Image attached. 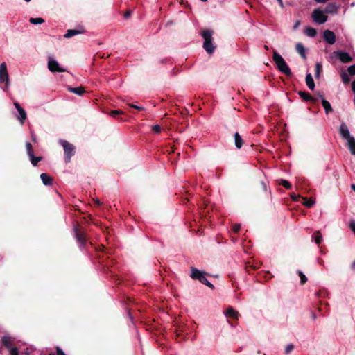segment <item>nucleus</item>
I'll use <instances>...</instances> for the list:
<instances>
[{
	"mask_svg": "<svg viewBox=\"0 0 355 355\" xmlns=\"http://www.w3.org/2000/svg\"><path fill=\"white\" fill-rule=\"evenodd\" d=\"M313 20L319 24H324L327 21V16L324 12L320 9H315L311 15Z\"/></svg>",
	"mask_w": 355,
	"mask_h": 355,
	"instance_id": "nucleus-5",
	"label": "nucleus"
},
{
	"mask_svg": "<svg viewBox=\"0 0 355 355\" xmlns=\"http://www.w3.org/2000/svg\"><path fill=\"white\" fill-rule=\"evenodd\" d=\"M294 348V345L293 344H288L286 345L285 349L286 354H289L292 352Z\"/></svg>",
	"mask_w": 355,
	"mask_h": 355,
	"instance_id": "nucleus-36",
	"label": "nucleus"
},
{
	"mask_svg": "<svg viewBox=\"0 0 355 355\" xmlns=\"http://www.w3.org/2000/svg\"><path fill=\"white\" fill-rule=\"evenodd\" d=\"M303 205L308 207H311V206H313L315 203V201L312 199H307L306 198H303Z\"/></svg>",
	"mask_w": 355,
	"mask_h": 355,
	"instance_id": "nucleus-28",
	"label": "nucleus"
},
{
	"mask_svg": "<svg viewBox=\"0 0 355 355\" xmlns=\"http://www.w3.org/2000/svg\"><path fill=\"white\" fill-rule=\"evenodd\" d=\"M225 315L227 318H234V319L237 320L239 316V313L238 311L234 310L232 307H229L226 310Z\"/></svg>",
	"mask_w": 355,
	"mask_h": 355,
	"instance_id": "nucleus-13",
	"label": "nucleus"
},
{
	"mask_svg": "<svg viewBox=\"0 0 355 355\" xmlns=\"http://www.w3.org/2000/svg\"><path fill=\"white\" fill-rule=\"evenodd\" d=\"M305 34L310 37H314L316 35L317 32L313 28H307L305 31Z\"/></svg>",
	"mask_w": 355,
	"mask_h": 355,
	"instance_id": "nucleus-26",
	"label": "nucleus"
},
{
	"mask_svg": "<svg viewBox=\"0 0 355 355\" xmlns=\"http://www.w3.org/2000/svg\"><path fill=\"white\" fill-rule=\"evenodd\" d=\"M272 59L275 64L277 65L278 70L281 73L285 74L286 76H291L292 73L289 67L288 66L282 56L280 54H279L276 51H273Z\"/></svg>",
	"mask_w": 355,
	"mask_h": 355,
	"instance_id": "nucleus-1",
	"label": "nucleus"
},
{
	"mask_svg": "<svg viewBox=\"0 0 355 355\" xmlns=\"http://www.w3.org/2000/svg\"><path fill=\"white\" fill-rule=\"evenodd\" d=\"M339 6L335 3H329L327 5L324 12L327 14H337Z\"/></svg>",
	"mask_w": 355,
	"mask_h": 355,
	"instance_id": "nucleus-11",
	"label": "nucleus"
},
{
	"mask_svg": "<svg viewBox=\"0 0 355 355\" xmlns=\"http://www.w3.org/2000/svg\"><path fill=\"white\" fill-rule=\"evenodd\" d=\"M299 276L300 277V282L302 284H305V282L307 281V279L306 276L301 272H298Z\"/></svg>",
	"mask_w": 355,
	"mask_h": 355,
	"instance_id": "nucleus-35",
	"label": "nucleus"
},
{
	"mask_svg": "<svg viewBox=\"0 0 355 355\" xmlns=\"http://www.w3.org/2000/svg\"><path fill=\"white\" fill-rule=\"evenodd\" d=\"M347 146L352 155H355V139L354 137L347 140Z\"/></svg>",
	"mask_w": 355,
	"mask_h": 355,
	"instance_id": "nucleus-20",
	"label": "nucleus"
},
{
	"mask_svg": "<svg viewBox=\"0 0 355 355\" xmlns=\"http://www.w3.org/2000/svg\"><path fill=\"white\" fill-rule=\"evenodd\" d=\"M291 198L294 200H297V196H295V194H291Z\"/></svg>",
	"mask_w": 355,
	"mask_h": 355,
	"instance_id": "nucleus-47",
	"label": "nucleus"
},
{
	"mask_svg": "<svg viewBox=\"0 0 355 355\" xmlns=\"http://www.w3.org/2000/svg\"><path fill=\"white\" fill-rule=\"evenodd\" d=\"M336 53L337 57L339 60L344 63L349 62L352 60V58L349 55L348 53L343 52V51H337L335 52Z\"/></svg>",
	"mask_w": 355,
	"mask_h": 355,
	"instance_id": "nucleus-12",
	"label": "nucleus"
},
{
	"mask_svg": "<svg viewBox=\"0 0 355 355\" xmlns=\"http://www.w3.org/2000/svg\"><path fill=\"white\" fill-rule=\"evenodd\" d=\"M14 105L15 108L17 110L19 116H18V119L19 120L20 123L23 124L26 119V112L25 110L20 106V105L15 102L14 103Z\"/></svg>",
	"mask_w": 355,
	"mask_h": 355,
	"instance_id": "nucleus-9",
	"label": "nucleus"
},
{
	"mask_svg": "<svg viewBox=\"0 0 355 355\" xmlns=\"http://www.w3.org/2000/svg\"><path fill=\"white\" fill-rule=\"evenodd\" d=\"M29 21L32 24H42L44 20L41 17H37V18H30Z\"/></svg>",
	"mask_w": 355,
	"mask_h": 355,
	"instance_id": "nucleus-27",
	"label": "nucleus"
},
{
	"mask_svg": "<svg viewBox=\"0 0 355 355\" xmlns=\"http://www.w3.org/2000/svg\"><path fill=\"white\" fill-rule=\"evenodd\" d=\"M264 47H265L266 49H268V46L266 45Z\"/></svg>",
	"mask_w": 355,
	"mask_h": 355,
	"instance_id": "nucleus-52",
	"label": "nucleus"
},
{
	"mask_svg": "<svg viewBox=\"0 0 355 355\" xmlns=\"http://www.w3.org/2000/svg\"><path fill=\"white\" fill-rule=\"evenodd\" d=\"M48 68L51 71L63 72L65 69L60 67L58 62L53 58H49L48 62Z\"/></svg>",
	"mask_w": 355,
	"mask_h": 355,
	"instance_id": "nucleus-7",
	"label": "nucleus"
},
{
	"mask_svg": "<svg viewBox=\"0 0 355 355\" xmlns=\"http://www.w3.org/2000/svg\"><path fill=\"white\" fill-rule=\"evenodd\" d=\"M0 83H5L6 86L9 85V76L6 62L0 64Z\"/></svg>",
	"mask_w": 355,
	"mask_h": 355,
	"instance_id": "nucleus-6",
	"label": "nucleus"
},
{
	"mask_svg": "<svg viewBox=\"0 0 355 355\" xmlns=\"http://www.w3.org/2000/svg\"><path fill=\"white\" fill-rule=\"evenodd\" d=\"M298 94L301 98H302L305 101H315V99L313 98L308 92L300 91Z\"/></svg>",
	"mask_w": 355,
	"mask_h": 355,
	"instance_id": "nucleus-16",
	"label": "nucleus"
},
{
	"mask_svg": "<svg viewBox=\"0 0 355 355\" xmlns=\"http://www.w3.org/2000/svg\"><path fill=\"white\" fill-rule=\"evenodd\" d=\"M322 71V65L320 63H316L315 64V77L318 78L320 76V72Z\"/></svg>",
	"mask_w": 355,
	"mask_h": 355,
	"instance_id": "nucleus-31",
	"label": "nucleus"
},
{
	"mask_svg": "<svg viewBox=\"0 0 355 355\" xmlns=\"http://www.w3.org/2000/svg\"><path fill=\"white\" fill-rule=\"evenodd\" d=\"M317 3H325L327 0H315Z\"/></svg>",
	"mask_w": 355,
	"mask_h": 355,
	"instance_id": "nucleus-48",
	"label": "nucleus"
},
{
	"mask_svg": "<svg viewBox=\"0 0 355 355\" xmlns=\"http://www.w3.org/2000/svg\"><path fill=\"white\" fill-rule=\"evenodd\" d=\"M83 33V31H78V30H72V29H69V30H67V33L64 34V37L65 38H69V37H71L74 35H76L78 34H80V33Z\"/></svg>",
	"mask_w": 355,
	"mask_h": 355,
	"instance_id": "nucleus-22",
	"label": "nucleus"
},
{
	"mask_svg": "<svg viewBox=\"0 0 355 355\" xmlns=\"http://www.w3.org/2000/svg\"><path fill=\"white\" fill-rule=\"evenodd\" d=\"M300 25V21L299 20L296 21L293 26V28L297 29Z\"/></svg>",
	"mask_w": 355,
	"mask_h": 355,
	"instance_id": "nucleus-44",
	"label": "nucleus"
},
{
	"mask_svg": "<svg viewBox=\"0 0 355 355\" xmlns=\"http://www.w3.org/2000/svg\"><path fill=\"white\" fill-rule=\"evenodd\" d=\"M340 134L346 141L352 137L347 126L345 123H343L340 127Z\"/></svg>",
	"mask_w": 355,
	"mask_h": 355,
	"instance_id": "nucleus-10",
	"label": "nucleus"
},
{
	"mask_svg": "<svg viewBox=\"0 0 355 355\" xmlns=\"http://www.w3.org/2000/svg\"><path fill=\"white\" fill-rule=\"evenodd\" d=\"M241 228V225L239 224H236L233 226L232 227V230L234 232H238L239 231Z\"/></svg>",
	"mask_w": 355,
	"mask_h": 355,
	"instance_id": "nucleus-40",
	"label": "nucleus"
},
{
	"mask_svg": "<svg viewBox=\"0 0 355 355\" xmlns=\"http://www.w3.org/2000/svg\"><path fill=\"white\" fill-rule=\"evenodd\" d=\"M57 355H65L64 352L60 348H56Z\"/></svg>",
	"mask_w": 355,
	"mask_h": 355,
	"instance_id": "nucleus-42",
	"label": "nucleus"
},
{
	"mask_svg": "<svg viewBox=\"0 0 355 355\" xmlns=\"http://www.w3.org/2000/svg\"><path fill=\"white\" fill-rule=\"evenodd\" d=\"M40 178L44 185H51L52 184V178L46 173H42Z\"/></svg>",
	"mask_w": 355,
	"mask_h": 355,
	"instance_id": "nucleus-17",
	"label": "nucleus"
},
{
	"mask_svg": "<svg viewBox=\"0 0 355 355\" xmlns=\"http://www.w3.org/2000/svg\"><path fill=\"white\" fill-rule=\"evenodd\" d=\"M69 91H70L76 94L80 95V96L83 94L85 92L84 88L81 87H69Z\"/></svg>",
	"mask_w": 355,
	"mask_h": 355,
	"instance_id": "nucleus-24",
	"label": "nucleus"
},
{
	"mask_svg": "<svg viewBox=\"0 0 355 355\" xmlns=\"http://www.w3.org/2000/svg\"><path fill=\"white\" fill-rule=\"evenodd\" d=\"M349 228L355 234V220H351L349 221Z\"/></svg>",
	"mask_w": 355,
	"mask_h": 355,
	"instance_id": "nucleus-39",
	"label": "nucleus"
},
{
	"mask_svg": "<svg viewBox=\"0 0 355 355\" xmlns=\"http://www.w3.org/2000/svg\"><path fill=\"white\" fill-rule=\"evenodd\" d=\"M33 166H37V163L42 159L41 157H35L34 154L33 156H28Z\"/></svg>",
	"mask_w": 355,
	"mask_h": 355,
	"instance_id": "nucleus-29",
	"label": "nucleus"
},
{
	"mask_svg": "<svg viewBox=\"0 0 355 355\" xmlns=\"http://www.w3.org/2000/svg\"><path fill=\"white\" fill-rule=\"evenodd\" d=\"M243 139L238 132L234 134V144L237 148H241L243 146Z\"/></svg>",
	"mask_w": 355,
	"mask_h": 355,
	"instance_id": "nucleus-19",
	"label": "nucleus"
},
{
	"mask_svg": "<svg viewBox=\"0 0 355 355\" xmlns=\"http://www.w3.org/2000/svg\"><path fill=\"white\" fill-rule=\"evenodd\" d=\"M201 35L204 39V49L208 53L211 54L216 48L212 44L213 31L210 30L204 31Z\"/></svg>",
	"mask_w": 355,
	"mask_h": 355,
	"instance_id": "nucleus-2",
	"label": "nucleus"
},
{
	"mask_svg": "<svg viewBox=\"0 0 355 355\" xmlns=\"http://www.w3.org/2000/svg\"><path fill=\"white\" fill-rule=\"evenodd\" d=\"M295 49L297 53L302 56V58L304 59L306 58V50L302 43H297L295 45Z\"/></svg>",
	"mask_w": 355,
	"mask_h": 355,
	"instance_id": "nucleus-14",
	"label": "nucleus"
},
{
	"mask_svg": "<svg viewBox=\"0 0 355 355\" xmlns=\"http://www.w3.org/2000/svg\"><path fill=\"white\" fill-rule=\"evenodd\" d=\"M59 142L64 148L65 162L67 163L70 162L71 158L75 153L74 146L72 144L68 142L67 141L63 139L60 140Z\"/></svg>",
	"mask_w": 355,
	"mask_h": 355,
	"instance_id": "nucleus-4",
	"label": "nucleus"
},
{
	"mask_svg": "<svg viewBox=\"0 0 355 355\" xmlns=\"http://www.w3.org/2000/svg\"><path fill=\"white\" fill-rule=\"evenodd\" d=\"M280 184L287 189H289L291 188V184H290V182L288 180H281Z\"/></svg>",
	"mask_w": 355,
	"mask_h": 355,
	"instance_id": "nucleus-33",
	"label": "nucleus"
},
{
	"mask_svg": "<svg viewBox=\"0 0 355 355\" xmlns=\"http://www.w3.org/2000/svg\"><path fill=\"white\" fill-rule=\"evenodd\" d=\"M352 268V269H355V260L353 261V263H352V266H351Z\"/></svg>",
	"mask_w": 355,
	"mask_h": 355,
	"instance_id": "nucleus-50",
	"label": "nucleus"
},
{
	"mask_svg": "<svg viewBox=\"0 0 355 355\" xmlns=\"http://www.w3.org/2000/svg\"><path fill=\"white\" fill-rule=\"evenodd\" d=\"M313 237L315 239V243L318 245L322 241V236L319 231L315 232L313 233Z\"/></svg>",
	"mask_w": 355,
	"mask_h": 355,
	"instance_id": "nucleus-25",
	"label": "nucleus"
},
{
	"mask_svg": "<svg viewBox=\"0 0 355 355\" xmlns=\"http://www.w3.org/2000/svg\"><path fill=\"white\" fill-rule=\"evenodd\" d=\"M277 1H278V3H279V4L282 7H283L284 4H283V1H282V0H277Z\"/></svg>",
	"mask_w": 355,
	"mask_h": 355,
	"instance_id": "nucleus-49",
	"label": "nucleus"
},
{
	"mask_svg": "<svg viewBox=\"0 0 355 355\" xmlns=\"http://www.w3.org/2000/svg\"><path fill=\"white\" fill-rule=\"evenodd\" d=\"M123 112L120 110H112L110 112V115L114 118H116L119 114H122Z\"/></svg>",
	"mask_w": 355,
	"mask_h": 355,
	"instance_id": "nucleus-32",
	"label": "nucleus"
},
{
	"mask_svg": "<svg viewBox=\"0 0 355 355\" xmlns=\"http://www.w3.org/2000/svg\"><path fill=\"white\" fill-rule=\"evenodd\" d=\"M49 355H53V354H50Z\"/></svg>",
	"mask_w": 355,
	"mask_h": 355,
	"instance_id": "nucleus-54",
	"label": "nucleus"
},
{
	"mask_svg": "<svg viewBox=\"0 0 355 355\" xmlns=\"http://www.w3.org/2000/svg\"><path fill=\"white\" fill-rule=\"evenodd\" d=\"M10 355H19L18 351L16 348H10Z\"/></svg>",
	"mask_w": 355,
	"mask_h": 355,
	"instance_id": "nucleus-41",
	"label": "nucleus"
},
{
	"mask_svg": "<svg viewBox=\"0 0 355 355\" xmlns=\"http://www.w3.org/2000/svg\"><path fill=\"white\" fill-rule=\"evenodd\" d=\"M191 277L194 279H198L202 284L207 285L211 289H214V285L210 283L205 277V273L195 268H191Z\"/></svg>",
	"mask_w": 355,
	"mask_h": 355,
	"instance_id": "nucleus-3",
	"label": "nucleus"
},
{
	"mask_svg": "<svg viewBox=\"0 0 355 355\" xmlns=\"http://www.w3.org/2000/svg\"><path fill=\"white\" fill-rule=\"evenodd\" d=\"M351 187L355 191V184H352Z\"/></svg>",
	"mask_w": 355,
	"mask_h": 355,
	"instance_id": "nucleus-51",
	"label": "nucleus"
},
{
	"mask_svg": "<svg viewBox=\"0 0 355 355\" xmlns=\"http://www.w3.org/2000/svg\"><path fill=\"white\" fill-rule=\"evenodd\" d=\"M152 130L155 133H159L161 132V127L159 125H154L152 126Z\"/></svg>",
	"mask_w": 355,
	"mask_h": 355,
	"instance_id": "nucleus-38",
	"label": "nucleus"
},
{
	"mask_svg": "<svg viewBox=\"0 0 355 355\" xmlns=\"http://www.w3.org/2000/svg\"><path fill=\"white\" fill-rule=\"evenodd\" d=\"M320 98H322V105L325 110V112L327 114H328L329 112L332 111L331 106L329 102L323 98L322 96H320Z\"/></svg>",
	"mask_w": 355,
	"mask_h": 355,
	"instance_id": "nucleus-18",
	"label": "nucleus"
},
{
	"mask_svg": "<svg viewBox=\"0 0 355 355\" xmlns=\"http://www.w3.org/2000/svg\"><path fill=\"white\" fill-rule=\"evenodd\" d=\"M75 233L78 242L80 243L81 245H83L86 241L84 234L78 232L76 228L75 229Z\"/></svg>",
	"mask_w": 355,
	"mask_h": 355,
	"instance_id": "nucleus-21",
	"label": "nucleus"
},
{
	"mask_svg": "<svg viewBox=\"0 0 355 355\" xmlns=\"http://www.w3.org/2000/svg\"><path fill=\"white\" fill-rule=\"evenodd\" d=\"M26 2H29L31 1V0H24Z\"/></svg>",
	"mask_w": 355,
	"mask_h": 355,
	"instance_id": "nucleus-53",
	"label": "nucleus"
},
{
	"mask_svg": "<svg viewBox=\"0 0 355 355\" xmlns=\"http://www.w3.org/2000/svg\"><path fill=\"white\" fill-rule=\"evenodd\" d=\"M12 339L10 336H3L2 338L3 345L8 349L12 348Z\"/></svg>",
	"mask_w": 355,
	"mask_h": 355,
	"instance_id": "nucleus-23",
	"label": "nucleus"
},
{
	"mask_svg": "<svg viewBox=\"0 0 355 355\" xmlns=\"http://www.w3.org/2000/svg\"><path fill=\"white\" fill-rule=\"evenodd\" d=\"M323 38L329 44H333L336 42V35L334 33L329 30L324 31Z\"/></svg>",
	"mask_w": 355,
	"mask_h": 355,
	"instance_id": "nucleus-8",
	"label": "nucleus"
},
{
	"mask_svg": "<svg viewBox=\"0 0 355 355\" xmlns=\"http://www.w3.org/2000/svg\"><path fill=\"white\" fill-rule=\"evenodd\" d=\"M132 14V12L130 10L126 11V12L124 14V17L128 18Z\"/></svg>",
	"mask_w": 355,
	"mask_h": 355,
	"instance_id": "nucleus-45",
	"label": "nucleus"
},
{
	"mask_svg": "<svg viewBox=\"0 0 355 355\" xmlns=\"http://www.w3.org/2000/svg\"><path fill=\"white\" fill-rule=\"evenodd\" d=\"M306 84L307 87L313 90L315 88V83L313 77L311 73H308L306 76Z\"/></svg>",
	"mask_w": 355,
	"mask_h": 355,
	"instance_id": "nucleus-15",
	"label": "nucleus"
},
{
	"mask_svg": "<svg viewBox=\"0 0 355 355\" xmlns=\"http://www.w3.org/2000/svg\"><path fill=\"white\" fill-rule=\"evenodd\" d=\"M347 71L351 76L355 75V64L349 67Z\"/></svg>",
	"mask_w": 355,
	"mask_h": 355,
	"instance_id": "nucleus-37",
	"label": "nucleus"
},
{
	"mask_svg": "<svg viewBox=\"0 0 355 355\" xmlns=\"http://www.w3.org/2000/svg\"><path fill=\"white\" fill-rule=\"evenodd\" d=\"M26 151H27L28 155V156H33V150L32 145H31V143L27 142L26 144Z\"/></svg>",
	"mask_w": 355,
	"mask_h": 355,
	"instance_id": "nucleus-30",
	"label": "nucleus"
},
{
	"mask_svg": "<svg viewBox=\"0 0 355 355\" xmlns=\"http://www.w3.org/2000/svg\"><path fill=\"white\" fill-rule=\"evenodd\" d=\"M342 76V80L343 81L344 83H348L349 81V76L347 73L345 72H343L341 75Z\"/></svg>",
	"mask_w": 355,
	"mask_h": 355,
	"instance_id": "nucleus-34",
	"label": "nucleus"
},
{
	"mask_svg": "<svg viewBox=\"0 0 355 355\" xmlns=\"http://www.w3.org/2000/svg\"><path fill=\"white\" fill-rule=\"evenodd\" d=\"M130 107L137 109L139 110H142L144 108L142 107H139L133 104L130 105Z\"/></svg>",
	"mask_w": 355,
	"mask_h": 355,
	"instance_id": "nucleus-43",
	"label": "nucleus"
},
{
	"mask_svg": "<svg viewBox=\"0 0 355 355\" xmlns=\"http://www.w3.org/2000/svg\"><path fill=\"white\" fill-rule=\"evenodd\" d=\"M352 89L355 94V80L352 83Z\"/></svg>",
	"mask_w": 355,
	"mask_h": 355,
	"instance_id": "nucleus-46",
	"label": "nucleus"
}]
</instances>
